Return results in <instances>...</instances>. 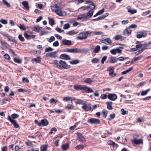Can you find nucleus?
Returning <instances> with one entry per match:
<instances>
[{"label":"nucleus","instance_id":"1","mask_svg":"<svg viewBox=\"0 0 151 151\" xmlns=\"http://www.w3.org/2000/svg\"><path fill=\"white\" fill-rule=\"evenodd\" d=\"M70 66L67 65L65 61L60 60L59 61L58 68L59 69H67L70 68Z\"/></svg>","mask_w":151,"mask_h":151},{"label":"nucleus","instance_id":"2","mask_svg":"<svg viewBox=\"0 0 151 151\" xmlns=\"http://www.w3.org/2000/svg\"><path fill=\"white\" fill-rule=\"evenodd\" d=\"M88 123L91 124H98L100 123L99 119L94 118H91L88 119L87 121Z\"/></svg>","mask_w":151,"mask_h":151},{"label":"nucleus","instance_id":"3","mask_svg":"<svg viewBox=\"0 0 151 151\" xmlns=\"http://www.w3.org/2000/svg\"><path fill=\"white\" fill-rule=\"evenodd\" d=\"M91 50H93L92 52L95 53H98L100 50V47L99 45H97L96 47L93 45H91L90 47Z\"/></svg>","mask_w":151,"mask_h":151},{"label":"nucleus","instance_id":"4","mask_svg":"<svg viewBox=\"0 0 151 151\" xmlns=\"http://www.w3.org/2000/svg\"><path fill=\"white\" fill-rule=\"evenodd\" d=\"M58 2L55 1H53L51 6V7L52 11L53 12H55L56 11L57 9H58V7L57 5Z\"/></svg>","mask_w":151,"mask_h":151},{"label":"nucleus","instance_id":"5","mask_svg":"<svg viewBox=\"0 0 151 151\" xmlns=\"http://www.w3.org/2000/svg\"><path fill=\"white\" fill-rule=\"evenodd\" d=\"M67 52L71 53H80L82 52V50L81 49L78 48L70 49H68Z\"/></svg>","mask_w":151,"mask_h":151},{"label":"nucleus","instance_id":"6","mask_svg":"<svg viewBox=\"0 0 151 151\" xmlns=\"http://www.w3.org/2000/svg\"><path fill=\"white\" fill-rule=\"evenodd\" d=\"M84 33H85V32H83L79 34V36H78L77 37V38L78 39L80 40H82L86 39L87 38V36H86V34Z\"/></svg>","mask_w":151,"mask_h":151},{"label":"nucleus","instance_id":"7","mask_svg":"<svg viewBox=\"0 0 151 151\" xmlns=\"http://www.w3.org/2000/svg\"><path fill=\"white\" fill-rule=\"evenodd\" d=\"M107 98L109 99L111 101H114L117 99V96L115 94L110 93L107 96Z\"/></svg>","mask_w":151,"mask_h":151},{"label":"nucleus","instance_id":"8","mask_svg":"<svg viewBox=\"0 0 151 151\" xmlns=\"http://www.w3.org/2000/svg\"><path fill=\"white\" fill-rule=\"evenodd\" d=\"M77 134L78 136L77 139V140H78L79 141H81L82 142H83L85 141V138L83 136L82 134L79 133H77Z\"/></svg>","mask_w":151,"mask_h":151},{"label":"nucleus","instance_id":"9","mask_svg":"<svg viewBox=\"0 0 151 151\" xmlns=\"http://www.w3.org/2000/svg\"><path fill=\"white\" fill-rule=\"evenodd\" d=\"M132 143L135 144L139 145V144H142L143 140L142 139H137L135 138H134L132 140Z\"/></svg>","mask_w":151,"mask_h":151},{"label":"nucleus","instance_id":"10","mask_svg":"<svg viewBox=\"0 0 151 151\" xmlns=\"http://www.w3.org/2000/svg\"><path fill=\"white\" fill-rule=\"evenodd\" d=\"M48 122L47 119H42L41 122H40L39 123H38V126H41L42 125L43 126H46L48 125Z\"/></svg>","mask_w":151,"mask_h":151},{"label":"nucleus","instance_id":"11","mask_svg":"<svg viewBox=\"0 0 151 151\" xmlns=\"http://www.w3.org/2000/svg\"><path fill=\"white\" fill-rule=\"evenodd\" d=\"M102 43L106 45H111L112 43L111 40L109 38H107L102 40L101 41Z\"/></svg>","mask_w":151,"mask_h":151},{"label":"nucleus","instance_id":"12","mask_svg":"<svg viewBox=\"0 0 151 151\" xmlns=\"http://www.w3.org/2000/svg\"><path fill=\"white\" fill-rule=\"evenodd\" d=\"M74 88L76 90H82L87 88V86L85 85L82 86L81 85H75L73 86Z\"/></svg>","mask_w":151,"mask_h":151},{"label":"nucleus","instance_id":"13","mask_svg":"<svg viewBox=\"0 0 151 151\" xmlns=\"http://www.w3.org/2000/svg\"><path fill=\"white\" fill-rule=\"evenodd\" d=\"M139 34L137 35V37L138 38H140L142 37H145L147 35V33L145 32H138Z\"/></svg>","mask_w":151,"mask_h":151},{"label":"nucleus","instance_id":"14","mask_svg":"<svg viewBox=\"0 0 151 151\" xmlns=\"http://www.w3.org/2000/svg\"><path fill=\"white\" fill-rule=\"evenodd\" d=\"M75 99L74 97L66 96L64 97L63 100L65 102H68V101H71V102H72L73 101H74Z\"/></svg>","mask_w":151,"mask_h":151},{"label":"nucleus","instance_id":"15","mask_svg":"<svg viewBox=\"0 0 151 151\" xmlns=\"http://www.w3.org/2000/svg\"><path fill=\"white\" fill-rule=\"evenodd\" d=\"M108 61L109 63H114L118 61V59L116 58L115 57H111L108 58Z\"/></svg>","mask_w":151,"mask_h":151},{"label":"nucleus","instance_id":"16","mask_svg":"<svg viewBox=\"0 0 151 151\" xmlns=\"http://www.w3.org/2000/svg\"><path fill=\"white\" fill-rule=\"evenodd\" d=\"M132 30L129 27L126 28L123 32V34L125 35H129L131 34Z\"/></svg>","mask_w":151,"mask_h":151},{"label":"nucleus","instance_id":"17","mask_svg":"<svg viewBox=\"0 0 151 151\" xmlns=\"http://www.w3.org/2000/svg\"><path fill=\"white\" fill-rule=\"evenodd\" d=\"M56 51L50 52L46 54V55L47 57H51L52 58H55L57 56Z\"/></svg>","mask_w":151,"mask_h":151},{"label":"nucleus","instance_id":"18","mask_svg":"<svg viewBox=\"0 0 151 151\" xmlns=\"http://www.w3.org/2000/svg\"><path fill=\"white\" fill-rule=\"evenodd\" d=\"M93 12V10H91L88 12L87 15L85 14L86 19H88L91 18L92 16Z\"/></svg>","mask_w":151,"mask_h":151},{"label":"nucleus","instance_id":"19","mask_svg":"<svg viewBox=\"0 0 151 151\" xmlns=\"http://www.w3.org/2000/svg\"><path fill=\"white\" fill-rule=\"evenodd\" d=\"M60 58L61 59L65 60H70V58L68 55L66 54H63L61 55Z\"/></svg>","mask_w":151,"mask_h":151},{"label":"nucleus","instance_id":"20","mask_svg":"<svg viewBox=\"0 0 151 151\" xmlns=\"http://www.w3.org/2000/svg\"><path fill=\"white\" fill-rule=\"evenodd\" d=\"M82 108L86 111L90 110L91 109V107L89 104L84 105L82 106Z\"/></svg>","mask_w":151,"mask_h":151},{"label":"nucleus","instance_id":"21","mask_svg":"<svg viewBox=\"0 0 151 151\" xmlns=\"http://www.w3.org/2000/svg\"><path fill=\"white\" fill-rule=\"evenodd\" d=\"M62 42L64 45H71V41L66 39H63L62 40Z\"/></svg>","mask_w":151,"mask_h":151},{"label":"nucleus","instance_id":"22","mask_svg":"<svg viewBox=\"0 0 151 151\" xmlns=\"http://www.w3.org/2000/svg\"><path fill=\"white\" fill-rule=\"evenodd\" d=\"M33 63H39L41 62V58L40 57H38L36 58H34L32 59Z\"/></svg>","mask_w":151,"mask_h":151},{"label":"nucleus","instance_id":"23","mask_svg":"<svg viewBox=\"0 0 151 151\" xmlns=\"http://www.w3.org/2000/svg\"><path fill=\"white\" fill-rule=\"evenodd\" d=\"M85 15V14H84L79 15L77 18V20H79L83 19L82 21H84V19H86Z\"/></svg>","mask_w":151,"mask_h":151},{"label":"nucleus","instance_id":"24","mask_svg":"<svg viewBox=\"0 0 151 151\" xmlns=\"http://www.w3.org/2000/svg\"><path fill=\"white\" fill-rule=\"evenodd\" d=\"M65 108L68 110L72 109H74V106L73 104H68L67 105L65 106Z\"/></svg>","mask_w":151,"mask_h":151},{"label":"nucleus","instance_id":"25","mask_svg":"<svg viewBox=\"0 0 151 151\" xmlns=\"http://www.w3.org/2000/svg\"><path fill=\"white\" fill-rule=\"evenodd\" d=\"M106 104L107 105V108L109 110H112L113 109V107L112 106V103L111 101L107 102L106 103Z\"/></svg>","mask_w":151,"mask_h":151},{"label":"nucleus","instance_id":"26","mask_svg":"<svg viewBox=\"0 0 151 151\" xmlns=\"http://www.w3.org/2000/svg\"><path fill=\"white\" fill-rule=\"evenodd\" d=\"M76 103L79 104L85 105L86 103V101L83 100L78 99Z\"/></svg>","mask_w":151,"mask_h":151},{"label":"nucleus","instance_id":"27","mask_svg":"<svg viewBox=\"0 0 151 151\" xmlns=\"http://www.w3.org/2000/svg\"><path fill=\"white\" fill-rule=\"evenodd\" d=\"M89 10V7L88 6H82L80 7L78 9L79 11H85L86 10Z\"/></svg>","mask_w":151,"mask_h":151},{"label":"nucleus","instance_id":"28","mask_svg":"<svg viewBox=\"0 0 151 151\" xmlns=\"http://www.w3.org/2000/svg\"><path fill=\"white\" fill-rule=\"evenodd\" d=\"M54 12H55L57 14L60 16H63V12H62L61 9H59L56 10V11H55Z\"/></svg>","mask_w":151,"mask_h":151},{"label":"nucleus","instance_id":"29","mask_svg":"<svg viewBox=\"0 0 151 151\" xmlns=\"http://www.w3.org/2000/svg\"><path fill=\"white\" fill-rule=\"evenodd\" d=\"M24 35V37L27 39H29V38H33L35 37V35H29L27 33H25Z\"/></svg>","mask_w":151,"mask_h":151},{"label":"nucleus","instance_id":"30","mask_svg":"<svg viewBox=\"0 0 151 151\" xmlns=\"http://www.w3.org/2000/svg\"><path fill=\"white\" fill-rule=\"evenodd\" d=\"M127 9L128 12L132 14H135L137 12V10L136 9L132 10L131 9L129 8H127Z\"/></svg>","mask_w":151,"mask_h":151},{"label":"nucleus","instance_id":"31","mask_svg":"<svg viewBox=\"0 0 151 151\" xmlns=\"http://www.w3.org/2000/svg\"><path fill=\"white\" fill-rule=\"evenodd\" d=\"M22 4L23 5L24 7L27 9H29V3L27 1H24L22 2Z\"/></svg>","mask_w":151,"mask_h":151},{"label":"nucleus","instance_id":"32","mask_svg":"<svg viewBox=\"0 0 151 151\" xmlns=\"http://www.w3.org/2000/svg\"><path fill=\"white\" fill-rule=\"evenodd\" d=\"M62 137L61 136L59 137V136L57 137H55V139L56 140L55 142V144L56 146H58L59 145L58 142L60 140L59 139L60 138Z\"/></svg>","mask_w":151,"mask_h":151},{"label":"nucleus","instance_id":"33","mask_svg":"<svg viewBox=\"0 0 151 151\" xmlns=\"http://www.w3.org/2000/svg\"><path fill=\"white\" fill-rule=\"evenodd\" d=\"M48 147L47 145H44L41 146L40 147V151H46V150Z\"/></svg>","mask_w":151,"mask_h":151},{"label":"nucleus","instance_id":"34","mask_svg":"<svg viewBox=\"0 0 151 151\" xmlns=\"http://www.w3.org/2000/svg\"><path fill=\"white\" fill-rule=\"evenodd\" d=\"M49 24L52 26L54 24L55 20L54 19L52 18H48Z\"/></svg>","mask_w":151,"mask_h":151},{"label":"nucleus","instance_id":"35","mask_svg":"<svg viewBox=\"0 0 151 151\" xmlns=\"http://www.w3.org/2000/svg\"><path fill=\"white\" fill-rule=\"evenodd\" d=\"M11 123L13 124L15 128H18L19 127V125L17 123V121L15 120H14Z\"/></svg>","mask_w":151,"mask_h":151},{"label":"nucleus","instance_id":"36","mask_svg":"<svg viewBox=\"0 0 151 151\" xmlns=\"http://www.w3.org/2000/svg\"><path fill=\"white\" fill-rule=\"evenodd\" d=\"M42 27L36 26L34 27V30L35 31L39 32L42 30Z\"/></svg>","mask_w":151,"mask_h":151},{"label":"nucleus","instance_id":"37","mask_svg":"<svg viewBox=\"0 0 151 151\" xmlns=\"http://www.w3.org/2000/svg\"><path fill=\"white\" fill-rule=\"evenodd\" d=\"M104 16H103V15H102L96 19H93V20L94 21H96L101 20L104 19Z\"/></svg>","mask_w":151,"mask_h":151},{"label":"nucleus","instance_id":"38","mask_svg":"<svg viewBox=\"0 0 151 151\" xmlns=\"http://www.w3.org/2000/svg\"><path fill=\"white\" fill-rule=\"evenodd\" d=\"M62 147L63 150H66L69 147V145L68 144L66 145H63L62 146Z\"/></svg>","mask_w":151,"mask_h":151},{"label":"nucleus","instance_id":"39","mask_svg":"<svg viewBox=\"0 0 151 151\" xmlns=\"http://www.w3.org/2000/svg\"><path fill=\"white\" fill-rule=\"evenodd\" d=\"M70 63L72 65H75L78 63H79V60H74L70 61Z\"/></svg>","mask_w":151,"mask_h":151},{"label":"nucleus","instance_id":"40","mask_svg":"<svg viewBox=\"0 0 151 151\" xmlns=\"http://www.w3.org/2000/svg\"><path fill=\"white\" fill-rule=\"evenodd\" d=\"M99 61V59L97 58H94L91 60V62L93 63H97Z\"/></svg>","mask_w":151,"mask_h":151},{"label":"nucleus","instance_id":"41","mask_svg":"<svg viewBox=\"0 0 151 151\" xmlns=\"http://www.w3.org/2000/svg\"><path fill=\"white\" fill-rule=\"evenodd\" d=\"M151 44V41L150 42L147 44H144L143 45V47H142L143 49H144V50L145 49H146L149 47L150 44Z\"/></svg>","mask_w":151,"mask_h":151},{"label":"nucleus","instance_id":"42","mask_svg":"<svg viewBox=\"0 0 151 151\" xmlns=\"http://www.w3.org/2000/svg\"><path fill=\"white\" fill-rule=\"evenodd\" d=\"M78 33V32L75 31L74 30H72L68 32L67 34H69L70 35H75L77 34Z\"/></svg>","mask_w":151,"mask_h":151},{"label":"nucleus","instance_id":"43","mask_svg":"<svg viewBox=\"0 0 151 151\" xmlns=\"http://www.w3.org/2000/svg\"><path fill=\"white\" fill-rule=\"evenodd\" d=\"M2 2L3 4L6 5L8 7H9L11 6V5L6 0H3Z\"/></svg>","mask_w":151,"mask_h":151},{"label":"nucleus","instance_id":"44","mask_svg":"<svg viewBox=\"0 0 151 151\" xmlns=\"http://www.w3.org/2000/svg\"><path fill=\"white\" fill-rule=\"evenodd\" d=\"M150 90V89H148L146 91H142L141 92V95L142 96L146 95Z\"/></svg>","mask_w":151,"mask_h":151},{"label":"nucleus","instance_id":"45","mask_svg":"<svg viewBox=\"0 0 151 151\" xmlns=\"http://www.w3.org/2000/svg\"><path fill=\"white\" fill-rule=\"evenodd\" d=\"M89 7V9H90L92 10L93 9H94L96 5L94 4H90L89 6H88Z\"/></svg>","mask_w":151,"mask_h":151},{"label":"nucleus","instance_id":"46","mask_svg":"<svg viewBox=\"0 0 151 151\" xmlns=\"http://www.w3.org/2000/svg\"><path fill=\"white\" fill-rule=\"evenodd\" d=\"M132 69V67H131L129 68L128 69L126 70L125 71H124L122 72V73L124 74H126V73H129L130 71H131Z\"/></svg>","mask_w":151,"mask_h":151},{"label":"nucleus","instance_id":"47","mask_svg":"<svg viewBox=\"0 0 151 151\" xmlns=\"http://www.w3.org/2000/svg\"><path fill=\"white\" fill-rule=\"evenodd\" d=\"M14 60L15 63L19 64H20L22 63L21 60L18 58H14Z\"/></svg>","mask_w":151,"mask_h":151},{"label":"nucleus","instance_id":"48","mask_svg":"<svg viewBox=\"0 0 151 151\" xmlns=\"http://www.w3.org/2000/svg\"><path fill=\"white\" fill-rule=\"evenodd\" d=\"M93 81L90 78H87L84 81V82L85 83H91Z\"/></svg>","mask_w":151,"mask_h":151},{"label":"nucleus","instance_id":"49","mask_svg":"<svg viewBox=\"0 0 151 151\" xmlns=\"http://www.w3.org/2000/svg\"><path fill=\"white\" fill-rule=\"evenodd\" d=\"M84 148V146L83 145H77L76 148V149H83Z\"/></svg>","mask_w":151,"mask_h":151},{"label":"nucleus","instance_id":"50","mask_svg":"<svg viewBox=\"0 0 151 151\" xmlns=\"http://www.w3.org/2000/svg\"><path fill=\"white\" fill-rule=\"evenodd\" d=\"M102 112L103 114V116L104 117L106 118L107 116V111L105 110H103L102 111Z\"/></svg>","mask_w":151,"mask_h":151},{"label":"nucleus","instance_id":"51","mask_svg":"<svg viewBox=\"0 0 151 151\" xmlns=\"http://www.w3.org/2000/svg\"><path fill=\"white\" fill-rule=\"evenodd\" d=\"M57 101L58 100L55 99L53 98L51 99L49 101V102L50 104H52L53 103H55V104Z\"/></svg>","mask_w":151,"mask_h":151},{"label":"nucleus","instance_id":"52","mask_svg":"<svg viewBox=\"0 0 151 151\" xmlns=\"http://www.w3.org/2000/svg\"><path fill=\"white\" fill-rule=\"evenodd\" d=\"M53 50V49L50 47L46 48L45 49V52H48L49 51H52Z\"/></svg>","mask_w":151,"mask_h":151},{"label":"nucleus","instance_id":"53","mask_svg":"<svg viewBox=\"0 0 151 151\" xmlns=\"http://www.w3.org/2000/svg\"><path fill=\"white\" fill-rule=\"evenodd\" d=\"M70 27V25L69 24H65L64 25L63 29H67Z\"/></svg>","mask_w":151,"mask_h":151},{"label":"nucleus","instance_id":"54","mask_svg":"<svg viewBox=\"0 0 151 151\" xmlns=\"http://www.w3.org/2000/svg\"><path fill=\"white\" fill-rule=\"evenodd\" d=\"M11 116L12 118L15 119L18 118L19 116V115L17 114L14 113L12 114Z\"/></svg>","mask_w":151,"mask_h":151},{"label":"nucleus","instance_id":"55","mask_svg":"<svg viewBox=\"0 0 151 151\" xmlns=\"http://www.w3.org/2000/svg\"><path fill=\"white\" fill-rule=\"evenodd\" d=\"M55 38L54 36H51V37L50 39L48 40V42L50 43L52 42L53 41H55Z\"/></svg>","mask_w":151,"mask_h":151},{"label":"nucleus","instance_id":"56","mask_svg":"<svg viewBox=\"0 0 151 151\" xmlns=\"http://www.w3.org/2000/svg\"><path fill=\"white\" fill-rule=\"evenodd\" d=\"M18 38L21 41L23 42L25 40L23 37L22 36V35H19L18 36Z\"/></svg>","mask_w":151,"mask_h":151},{"label":"nucleus","instance_id":"57","mask_svg":"<svg viewBox=\"0 0 151 151\" xmlns=\"http://www.w3.org/2000/svg\"><path fill=\"white\" fill-rule=\"evenodd\" d=\"M121 111L122 112V114L123 115L127 114H128V111H125L124 109H121Z\"/></svg>","mask_w":151,"mask_h":151},{"label":"nucleus","instance_id":"58","mask_svg":"<svg viewBox=\"0 0 151 151\" xmlns=\"http://www.w3.org/2000/svg\"><path fill=\"white\" fill-rule=\"evenodd\" d=\"M115 116V114L114 113H113L112 114H110V118L108 119V120H110L111 119H114Z\"/></svg>","mask_w":151,"mask_h":151},{"label":"nucleus","instance_id":"59","mask_svg":"<svg viewBox=\"0 0 151 151\" xmlns=\"http://www.w3.org/2000/svg\"><path fill=\"white\" fill-rule=\"evenodd\" d=\"M0 22L1 23L6 24H7V21L6 20L4 19H1L0 20Z\"/></svg>","mask_w":151,"mask_h":151},{"label":"nucleus","instance_id":"60","mask_svg":"<svg viewBox=\"0 0 151 151\" xmlns=\"http://www.w3.org/2000/svg\"><path fill=\"white\" fill-rule=\"evenodd\" d=\"M104 9H102L101 10L99 11L97 13V14L99 15L102 14L104 12Z\"/></svg>","mask_w":151,"mask_h":151},{"label":"nucleus","instance_id":"61","mask_svg":"<svg viewBox=\"0 0 151 151\" xmlns=\"http://www.w3.org/2000/svg\"><path fill=\"white\" fill-rule=\"evenodd\" d=\"M122 38V36L120 35H117L115 36L114 39L116 40H118Z\"/></svg>","mask_w":151,"mask_h":151},{"label":"nucleus","instance_id":"62","mask_svg":"<svg viewBox=\"0 0 151 151\" xmlns=\"http://www.w3.org/2000/svg\"><path fill=\"white\" fill-rule=\"evenodd\" d=\"M107 57V56H104L102 58L101 62L102 64H104V62L106 59Z\"/></svg>","mask_w":151,"mask_h":151},{"label":"nucleus","instance_id":"63","mask_svg":"<svg viewBox=\"0 0 151 151\" xmlns=\"http://www.w3.org/2000/svg\"><path fill=\"white\" fill-rule=\"evenodd\" d=\"M57 131V129L55 127L52 128L51 129V131L49 132V134H51L52 133H53V132L55 131V132Z\"/></svg>","mask_w":151,"mask_h":151},{"label":"nucleus","instance_id":"64","mask_svg":"<svg viewBox=\"0 0 151 151\" xmlns=\"http://www.w3.org/2000/svg\"><path fill=\"white\" fill-rule=\"evenodd\" d=\"M107 97V96L105 94H102L101 96V98L103 99H106Z\"/></svg>","mask_w":151,"mask_h":151}]
</instances>
